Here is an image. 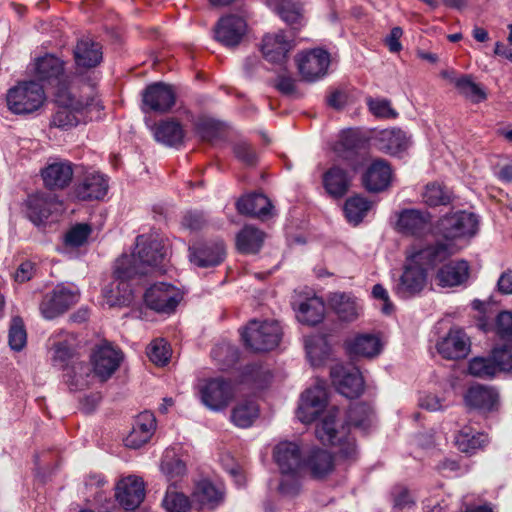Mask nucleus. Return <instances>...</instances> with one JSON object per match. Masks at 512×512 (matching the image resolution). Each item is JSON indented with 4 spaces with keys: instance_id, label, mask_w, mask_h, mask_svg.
Wrapping results in <instances>:
<instances>
[{
    "instance_id": "5fc2aeb1",
    "label": "nucleus",
    "mask_w": 512,
    "mask_h": 512,
    "mask_svg": "<svg viewBox=\"0 0 512 512\" xmlns=\"http://www.w3.org/2000/svg\"><path fill=\"white\" fill-rule=\"evenodd\" d=\"M147 356L158 366H164L170 359V348L163 339H156L147 347Z\"/></svg>"
},
{
    "instance_id": "2eb2a0df",
    "label": "nucleus",
    "mask_w": 512,
    "mask_h": 512,
    "mask_svg": "<svg viewBox=\"0 0 512 512\" xmlns=\"http://www.w3.org/2000/svg\"><path fill=\"white\" fill-rule=\"evenodd\" d=\"M431 215L418 209H404L399 212L396 229L404 235L422 236L430 231Z\"/></svg>"
},
{
    "instance_id": "39448f33",
    "label": "nucleus",
    "mask_w": 512,
    "mask_h": 512,
    "mask_svg": "<svg viewBox=\"0 0 512 512\" xmlns=\"http://www.w3.org/2000/svg\"><path fill=\"white\" fill-rule=\"evenodd\" d=\"M338 408L328 409L315 430L316 437L323 443L339 447V453L344 458H352L356 454V445L352 437L348 435L345 426L339 427L336 423Z\"/></svg>"
},
{
    "instance_id": "c03bdc74",
    "label": "nucleus",
    "mask_w": 512,
    "mask_h": 512,
    "mask_svg": "<svg viewBox=\"0 0 512 512\" xmlns=\"http://www.w3.org/2000/svg\"><path fill=\"white\" fill-rule=\"evenodd\" d=\"M160 468L167 481L171 482L173 486L186 474L185 463L172 451L165 452Z\"/></svg>"
},
{
    "instance_id": "37998d69",
    "label": "nucleus",
    "mask_w": 512,
    "mask_h": 512,
    "mask_svg": "<svg viewBox=\"0 0 512 512\" xmlns=\"http://www.w3.org/2000/svg\"><path fill=\"white\" fill-rule=\"evenodd\" d=\"M62 72V63L52 55L38 59L34 68V76H37V80L48 81L49 83L57 80Z\"/></svg>"
},
{
    "instance_id": "f3484780",
    "label": "nucleus",
    "mask_w": 512,
    "mask_h": 512,
    "mask_svg": "<svg viewBox=\"0 0 512 512\" xmlns=\"http://www.w3.org/2000/svg\"><path fill=\"white\" fill-rule=\"evenodd\" d=\"M115 497L126 510L137 508L145 497L143 480L133 475L122 478L116 485Z\"/></svg>"
},
{
    "instance_id": "864d4df0",
    "label": "nucleus",
    "mask_w": 512,
    "mask_h": 512,
    "mask_svg": "<svg viewBox=\"0 0 512 512\" xmlns=\"http://www.w3.org/2000/svg\"><path fill=\"white\" fill-rule=\"evenodd\" d=\"M423 202L429 206L446 205L450 202V195L439 184H428L422 194Z\"/></svg>"
},
{
    "instance_id": "423d86ee",
    "label": "nucleus",
    "mask_w": 512,
    "mask_h": 512,
    "mask_svg": "<svg viewBox=\"0 0 512 512\" xmlns=\"http://www.w3.org/2000/svg\"><path fill=\"white\" fill-rule=\"evenodd\" d=\"M282 330L277 321L252 320L241 333L247 347L255 352H266L278 346Z\"/></svg>"
},
{
    "instance_id": "680f3d73",
    "label": "nucleus",
    "mask_w": 512,
    "mask_h": 512,
    "mask_svg": "<svg viewBox=\"0 0 512 512\" xmlns=\"http://www.w3.org/2000/svg\"><path fill=\"white\" fill-rule=\"evenodd\" d=\"M367 105L376 117L394 119L398 116V113L391 107V102L387 99L368 98Z\"/></svg>"
},
{
    "instance_id": "c756f323",
    "label": "nucleus",
    "mask_w": 512,
    "mask_h": 512,
    "mask_svg": "<svg viewBox=\"0 0 512 512\" xmlns=\"http://www.w3.org/2000/svg\"><path fill=\"white\" fill-rule=\"evenodd\" d=\"M391 168L381 159L375 160L363 176L365 188L371 192H380L386 189L391 180Z\"/></svg>"
},
{
    "instance_id": "4be33fe9",
    "label": "nucleus",
    "mask_w": 512,
    "mask_h": 512,
    "mask_svg": "<svg viewBox=\"0 0 512 512\" xmlns=\"http://www.w3.org/2000/svg\"><path fill=\"white\" fill-rule=\"evenodd\" d=\"M156 429V419L153 413L145 411L140 413L134 420L132 430L125 438V446L138 449L146 444Z\"/></svg>"
},
{
    "instance_id": "ea45409f",
    "label": "nucleus",
    "mask_w": 512,
    "mask_h": 512,
    "mask_svg": "<svg viewBox=\"0 0 512 512\" xmlns=\"http://www.w3.org/2000/svg\"><path fill=\"white\" fill-rule=\"evenodd\" d=\"M264 241V233L253 226H245L237 235L236 245L240 252L257 253Z\"/></svg>"
},
{
    "instance_id": "a878e982",
    "label": "nucleus",
    "mask_w": 512,
    "mask_h": 512,
    "mask_svg": "<svg viewBox=\"0 0 512 512\" xmlns=\"http://www.w3.org/2000/svg\"><path fill=\"white\" fill-rule=\"evenodd\" d=\"M379 150L390 154L398 155L406 151L410 145V137L399 128H390L380 131L375 138Z\"/></svg>"
},
{
    "instance_id": "a18cd8bd",
    "label": "nucleus",
    "mask_w": 512,
    "mask_h": 512,
    "mask_svg": "<svg viewBox=\"0 0 512 512\" xmlns=\"http://www.w3.org/2000/svg\"><path fill=\"white\" fill-rule=\"evenodd\" d=\"M372 203L361 196H353L346 200L344 212L350 223H360L367 212L371 209Z\"/></svg>"
},
{
    "instance_id": "473e14b6",
    "label": "nucleus",
    "mask_w": 512,
    "mask_h": 512,
    "mask_svg": "<svg viewBox=\"0 0 512 512\" xmlns=\"http://www.w3.org/2000/svg\"><path fill=\"white\" fill-rule=\"evenodd\" d=\"M350 355L372 358L381 351V342L374 334H359L346 342Z\"/></svg>"
},
{
    "instance_id": "8fccbe9b",
    "label": "nucleus",
    "mask_w": 512,
    "mask_h": 512,
    "mask_svg": "<svg viewBox=\"0 0 512 512\" xmlns=\"http://www.w3.org/2000/svg\"><path fill=\"white\" fill-rule=\"evenodd\" d=\"M162 505L167 512H186L190 507V502L175 486L170 485L167 488Z\"/></svg>"
},
{
    "instance_id": "c85d7f7f",
    "label": "nucleus",
    "mask_w": 512,
    "mask_h": 512,
    "mask_svg": "<svg viewBox=\"0 0 512 512\" xmlns=\"http://www.w3.org/2000/svg\"><path fill=\"white\" fill-rule=\"evenodd\" d=\"M32 80L18 83L7 93V106L14 114H26L32 111Z\"/></svg>"
},
{
    "instance_id": "603ef678",
    "label": "nucleus",
    "mask_w": 512,
    "mask_h": 512,
    "mask_svg": "<svg viewBox=\"0 0 512 512\" xmlns=\"http://www.w3.org/2000/svg\"><path fill=\"white\" fill-rule=\"evenodd\" d=\"M455 86L459 92L474 103H479L486 99L485 91L469 76H463L455 81Z\"/></svg>"
},
{
    "instance_id": "052dcab7",
    "label": "nucleus",
    "mask_w": 512,
    "mask_h": 512,
    "mask_svg": "<svg viewBox=\"0 0 512 512\" xmlns=\"http://www.w3.org/2000/svg\"><path fill=\"white\" fill-rule=\"evenodd\" d=\"M91 233V227L88 224L79 223L73 226L65 236V242L72 247L83 245Z\"/></svg>"
},
{
    "instance_id": "5701e85b",
    "label": "nucleus",
    "mask_w": 512,
    "mask_h": 512,
    "mask_svg": "<svg viewBox=\"0 0 512 512\" xmlns=\"http://www.w3.org/2000/svg\"><path fill=\"white\" fill-rule=\"evenodd\" d=\"M225 258V246L223 242L205 243L189 248L191 263L200 268L217 266Z\"/></svg>"
},
{
    "instance_id": "f8f14e48",
    "label": "nucleus",
    "mask_w": 512,
    "mask_h": 512,
    "mask_svg": "<svg viewBox=\"0 0 512 512\" xmlns=\"http://www.w3.org/2000/svg\"><path fill=\"white\" fill-rule=\"evenodd\" d=\"M203 404L213 411H219L228 406L234 397L232 384L224 378H213L201 387Z\"/></svg>"
},
{
    "instance_id": "f704fd0d",
    "label": "nucleus",
    "mask_w": 512,
    "mask_h": 512,
    "mask_svg": "<svg viewBox=\"0 0 512 512\" xmlns=\"http://www.w3.org/2000/svg\"><path fill=\"white\" fill-rule=\"evenodd\" d=\"M74 56L78 66L95 67L102 60L101 46L88 38L82 39L75 47Z\"/></svg>"
},
{
    "instance_id": "bb28decb",
    "label": "nucleus",
    "mask_w": 512,
    "mask_h": 512,
    "mask_svg": "<svg viewBox=\"0 0 512 512\" xmlns=\"http://www.w3.org/2000/svg\"><path fill=\"white\" fill-rule=\"evenodd\" d=\"M329 303L334 313L343 322H353L362 313V306L358 299L349 293L335 292L329 297Z\"/></svg>"
},
{
    "instance_id": "a19ab883",
    "label": "nucleus",
    "mask_w": 512,
    "mask_h": 512,
    "mask_svg": "<svg viewBox=\"0 0 512 512\" xmlns=\"http://www.w3.org/2000/svg\"><path fill=\"white\" fill-rule=\"evenodd\" d=\"M259 416V408L255 401L244 400L232 409L231 420L240 428L250 427Z\"/></svg>"
},
{
    "instance_id": "7ed1b4c3",
    "label": "nucleus",
    "mask_w": 512,
    "mask_h": 512,
    "mask_svg": "<svg viewBox=\"0 0 512 512\" xmlns=\"http://www.w3.org/2000/svg\"><path fill=\"white\" fill-rule=\"evenodd\" d=\"M85 90L91 91V88L85 86L83 89H79L72 84H59L55 92V101L59 109L53 116L52 125L68 130L79 123V115L94 105V98Z\"/></svg>"
},
{
    "instance_id": "a211bd4d",
    "label": "nucleus",
    "mask_w": 512,
    "mask_h": 512,
    "mask_svg": "<svg viewBox=\"0 0 512 512\" xmlns=\"http://www.w3.org/2000/svg\"><path fill=\"white\" fill-rule=\"evenodd\" d=\"M123 359L120 350L110 344H103L93 354V371L101 381L110 378L119 368Z\"/></svg>"
},
{
    "instance_id": "49530a36",
    "label": "nucleus",
    "mask_w": 512,
    "mask_h": 512,
    "mask_svg": "<svg viewBox=\"0 0 512 512\" xmlns=\"http://www.w3.org/2000/svg\"><path fill=\"white\" fill-rule=\"evenodd\" d=\"M360 142L358 133L353 129L343 130L333 146L334 152L341 158L348 159L355 152Z\"/></svg>"
},
{
    "instance_id": "e2e57ef3",
    "label": "nucleus",
    "mask_w": 512,
    "mask_h": 512,
    "mask_svg": "<svg viewBox=\"0 0 512 512\" xmlns=\"http://www.w3.org/2000/svg\"><path fill=\"white\" fill-rule=\"evenodd\" d=\"M233 153L235 157L247 166H254L257 163V155L252 146L245 142L239 141L233 145Z\"/></svg>"
},
{
    "instance_id": "bf43d9fd",
    "label": "nucleus",
    "mask_w": 512,
    "mask_h": 512,
    "mask_svg": "<svg viewBox=\"0 0 512 512\" xmlns=\"http://www.w3.org/2000/svg\"><path fill=\"white\" fill-rule=\"evenodd\" d=\"M223 124L213 119H202L197 123V133L204 141H212L220 137Z\"/></svg>"
},
{
    "instance_id": "ddd939ff",
    "label": "nucleus",
    "mask_w": 512,
    "mask_h": 512,
    "mask_svg": "<svg viewBox=\"0 0 512 512\" xmlns=\"http://www.w3.org/2000/svg\"><path fill=\"white\" fill-rule=\"evenodd\" d=\"M45 187L50 190H63L68 187L74 175L73 164L65 159L55 158L50 160L47 165L41 169Z\"/></svg>"
},
{
    "instance_id": "6e6d98bb",
    "label": "nucleus",
    "mask_w": 512,
    "mask_h": 512,
    "mask_svg": "<svg viewBox=\"0 0 512 512\" xmlns=\"http://www.w3.org/2000/svg\"><path fill=\"white\" fill-rule=\"evenodd\" d=\"M303 11L302 4L293 0H283L278 7V14L289 24L298 23L303 16Z\"/></svg>"
},
{
    "instance_id": "c9c22d12",
    "label": "nucleus",
    "mask_w": 512,
    "mask_h": 512,
    "mask_svg": "<svg viewBox=\"0 0 512 512\" xmlns=\"http://www.w3.org/2000/svg\"><path fill=\"white\" fill-rule=\"evenodd\" d=\"M193 498L202 508L212 510L223 501V491L210 481L203 480L197 484Z\"/></svg>"
},
{
    "instance_id": "cd10ccee",
    "label": "nucleus",
    "mask_w": 512,
    "mask_h": 512,
    "mask_svg": "<svg viewBox=\"0 0 512 512\" xmlns=\"http://www.w3.org/2000/svg\"><path fill=\"white\" fill-rule=\"evenodd\" d=\"M236 208L240 214L266 219L272 215V204L263 194H249L241 197Z\"/></svg>"
},
{
    "instance_id": "aec40b11",
    "label": "nucleus",
    "mask_w": 512,
    "mask_h": 512,
    "mask_svg": "<svg viewBox=\"0 0 512 512\" xmlns=\"http://www.w3.org/2000/svg\"><path fill=\"white\" fill-rule=\"evenodd\" d=\"M273 456L282 475L299 474L302 461L298 444L289 441L280 442L275 446Z\"/></svg>"
},
{
    "instance_id": "f03ea898",
    "label": "nucleus",
    "mask_w": 512,
    "mask_h": 512,
    "mask_svg": "<svg viewBox=\"0 0 512 512\" xmlns=\"http://www.w3.org/2000/svg\"><path fill=\"white\" fill-rule=\"evenodd\" d=\"M166 256L165 245L157 236L140 235L136 239L135 251L123 255L115 263V274L120 278H133L148 273L158 266Z\"/></svg>"
},
{
    "instance_id": "f257e3e1",
    "label": "nucleus",
    "mask_w": 512,
    "mask_h": 512,
    "mask_svg": "<svg viewBox=\"0 0 512 512\" xmlns=\"http://www.w3.org/2000/svg\"><path fill=\"white\" fill-rule=\"evenodd\" d=\"M454 247L436 242L421 249L412 248L407 255L403 272L394 285V293L408 299L419 294L427 283V268L434 266L454 254Z\"/></svg>"
},
{
    "instance_id": "4c0bfd02",
    "label": "nucleus",
    "mask_w": 512,
    "mask_h": 512,
    "mask_svg": "<svg viewBox=\"0 0 512 512\" xmlns=\"http://www.w3.org/2000/svg\"><path fill=\"white\" fill-rule=\"evenodd\" d=\"M324 313L325 306L323 301L318 297H313L300 303L296 317L301 323L316 325L322 321Z\"/></svg>"
},
{
    "instance_id": "6ab92c4d",
    "label": "nucleus",
    "mask_w": 512,
    "mask_h": 512,
    "mask_svg": "<svg viewBox=\"0 0 512 512\" xmlns=\"http://www.w3.org/2000/svg\"><path fill=\"white\" fill-rule=\"evenodd\" d=\"M246 30L247 25L243 18L228 15L221 18L215 27V38L226 47H235L243 39Z\"/></svg>"
},
{
    "instance_id": "774afa93",
    "label": "nucleus",
    "mask_w": 512,
    "mask_h": 512,
    "mask_svg": "<svg viewBox=\"0 0 512 512\" xmlns=\"http://www.w3.org/2000/svg\"><path fill=\"white\" fill-rule=\"evenodd\" d=\"M419 405L422 408L432 412L444 408L443 399L433 394H427L421 397L419 400Z\"/></svg>"
},
{
    "instance_id": "9d476101",
    "label": "nucleus",
    "mask_w": 512,
    "mask_h": 512,
    "mask_svg": "<svg viewBox=\"0 0 512 512\" xmlns=\"http://www.w3.org/2000/svg\"><path fill=\"white\" fill-rule=\"evenodd\" d=\"M327 405V392L322 383L306 389L299 401L297 418L305 424L313 422Z\"/></svg>"
},
{
    "instance_id": "393cba45",
    "label": "nucleus",
    "mask_w": 512,
    "mask_h": 512,
    "mask_svg": "<svg viewBox=\"0 0 512 512\" xmlns=\"http://www.w3.org/2000/svg\"><path fill=\"white\" fill-rule=\"evenodd\" d=\"M108 191V180L99 172H88L82 181L75 187L76 196L83 201L99 200Z\"/></svg>"
},
{
    "instance_id": "de8ad7c7",
    "label": "nucleus",
    "mask_w": 512,
    "mask_h": 512,
    "mask_svg": "<svg viewBox=\"0 0 512 512\" xmlns=\"http://www.w3.org/2000/svg\"><path fill=\"white\" fill-rule=\"evenodd\" d=\"M90 367L82 362L74 363L67 368L65 373L66 381L71 389H83L89 385Z\"/></svg>"
},
{
    "instance_id": "09e8293b",
    "label": "nucleus",
    "mask_w": 512,
    "mask_h": 512,
    "mask_svg": "<svg viewBox=\"0 0 512 512\" xmlns=\"http://www.w3.org/2000/svg\"><path fill=\"white\" fill-rule=\"evenodd\" d=\"M305 348L309 361L313 366H320L328 358L329 347L321 337L307 338Z\"/></svg>"
},
{
    "instance_id": "13d9d810",
    "label": "nucleus",
    "mask_w": 512,
    "mask_h": 512,
    "mask_svg": "<svg viewBox=\"0 0 512 512\" xmlns=\"http://www.w3.org/2000/svg\"><path fill=\"white\" fill-rule=\"evenodd\" d=\"M469 373L479 378H491L496 375V366L491 358H474L469 363Z\"/></svg>"
},
{
    "instance_id": "9b49d317",
    "label": "nucleus",
    "mask_w": 512,
    "mask_h": 512,
    "mask_svg": "<svg viewBox=\"0 0 512 512\" xmlns=\"http://www.w3.org/2000/svg\"><path fill=\"white\" fill-rule=\"evenodd\" d=\"M330 376L338 392L347 398L358 397L364 389V381L354 366L337 363L331 367Z\"/></svg>"
},
{
    "instance_id": "b1692460",
    "label": "nucleus",
    "mask_w": 512,
    "mask_h": 512,
    "mask_svg": "<svg viewBox=\"0 0 512 512\" xmlns=\"http://www.w3.org/2000/svg\"><path fill=\"white\" fill-rule=\"evenodd\" d=\"M292 48V40L288 39L283 32L266 35L261 46L264 58L271 63L277 64H281L287 59V55Z\"/></svg>"
},
{
    "instance_id": "e433bc0d",
    "label": "nucleus",
    "mask_w": 512,
    "mask_h": 512,
    "mask_svg": "<svg viewBox=\"0 0 512 512\" xmlns=\"http://www.w3.org/2000/svg\"><path fill=\"white\" fill-rule=\"evenodd\" d=\"M154 138L166 146H177L184 137V132L180 123L174 120L162 121L154 128Z\"/></svg>"
},
{
    "instance_id": "72a5a7b5",
    "label": "nucleus",
    "mask_w": 512,
    "mask_h": 512,
    "mask_svg": "<svg viewBox=\"0 0 512 512\" xmlns=\"http://www.w3.org/2000/svg\"><path fill=\"white\" fill-rule=\"evenodd\" d=\"M350 182L348 173L339 166L331 167L323 176L326 191L335 198H340L347 193Z\"/></svg>"
},
{
    "instance_id": "dca6fc26",
    "label": "nucleus",
    "mask_w": 512,
    "mask_h": 512,
    "mask_svg": "<svg viewBox=\"0 0 512 512\" xmlns=\"http://www.w3.org/2000/svg\"><path fill=\"white\" fill-rule=\"evenodd\" d=\"M438 353L448 360H459L467 357L470 352V341L460 328H452L437 343Z\"/></svg>"
},
{
    "instance_id": "69168bd1",
    "label": "nucleus",
    "mask_w": 512,
    "mask_h": 512,
    "mask_svg": "<svg viewBox=\"0 0 512 512\" xmlns=\"http://www.w3.org/2000/svg\"><path fill=\"white\" fill-rule=\"evenodd\" d=\"M497 333L506 342H512V313L501 312L497 317Z\"/></svg>"
},
{
    "instance_id": "58836bf2",
    "label": "nucleus",
    "mask_w": 512,
    "mask_h": 512,
    "mask_svg": "<svg viewBox=\"0 0 512 512\" xmlns=\"http://www.w3.org/2000/svg\"><path fill=\"white\" fill-rule=\"evenodd\" d=\"M306 465L315 478H323L333 471V456L323 449H313L306 459Z\"/></svg>"
},
{
    "instance_id": "0e129e2a",
    "label": "nucleus",
    "mask_w": 512,
    "mask_h": 512,
    "mask_svg": "<svg viewBox=\"0 0 512 512\" xmlns=\"http://www.w3.org/2000/svg\"><path fill=\"white\" fill-rule=\"evenodd\" d=\"M491 360L496 366V373L512 370V352L505 347L493 349Z\"/></svg>"
},
{
    "instance_id": "20e7f679",
    "label": "nucleus",
    "mask_w": 512,
    "mask_h": 512,
    "mask_svg": "<svg viewBox=\"0 0 512 512\" xmlns=\"http://www.w3.org/2000/svg\"><path fill=\"white\" fill-rule=\"evenodd\" d=\"M438 231L447 242L443 244L456 246L453 244L457 241L468 242L473 238L479 230V218L472 212L457 211L443 216L438 222ZM442 243V241H440ZM456 251H454L455 253Z\"/></svg>"
},
{
    "instance_id": "412c9836",
    "label": "nucleus",
    "mask_w": 512,
    "mask_h": 512,
    "mask_svg": "<svg viewBox=\"0 0 512 512\" xmlns=\"http://www.w3.org/2000/svg\"><path fill=\"white\" fill-rule=\"evenodd\" d=\"M464 400L469 409L486 414L497 409L499 396L491 387L474 385L467 390Z\"/></svg>"
},
{
    "instance_id": "7c9ffc66",
    "label": "nucleus",
    "mask_w": 512,
    "mask_h": 512,
    "mask_svg": "<svg viewBox=\"0 0 512 512\" xmlns=\"http://www.w3.org/2000/svg\"><path fill=\"white\" fill-rule=\"evenodd\" d=\"M469 277V265L465 260L452 261L439 269L436 281L442 287H454L464 283Z\"/></svg>"
},
{
    "instance_id": "4d7b16f0",
    "label": "nucleus",
    "mask_w": 512,
    "mask_h": 512,
    "mask_svg": "<svg viewBox=\"0 0 512 512\" xmlns=\"http://www.w3.org/2000/svg\"><path fill=\"white\" fill-rule=\"evenodd\" d=\"M9 345L11 349L20 351L26 344L27 334L24 329L23 321L20 317H14L9 329Z\"/></svg>"
},
{
    "instance_id": "1a4fd4ad",
    "label": "nucleus",
    "mask_w": 512,
    "mask_h": 512,
    "mask_svg": "<svg viewBox=\"0 0 512 512\" xmlns=\"http://www.w3.org/2000/svg\"><path fill=\"white\" fill-rule=\"evenodd\" d=\"M181 291L167 283H156L144 294L147 306L157 312L171 313L182 300Z\"/></svg>"
},
{
    "instance_id": "4468645a",
    "label": "nucleus",
    "mask_w": 512,
    "mask_h": 512,
    "mask_svg": "<svg viewBox=\"0 0 512 512\" xmlns=\"http://www.w3.org/2000/svg\"><path fill=\"white\" fill-rule=\"evenodd\" d=\"M143 110L158 113L168 112L175 104L176 94L171 85L154 83L143 94Z\"/></svg>"
},
{
    "instance_id": "6e6552de",
    "label": "nucleus",
    "mask_w": 512,
    "mask_h": 512,
    "mask_svg": "<svg viewBox=\"0 0 512 512\" xmlns=\"http://www.w3.org/2000/svg\"><path fill=\"white\" fill-rule=\"evenodd\" d=\"M296 62L302 79L307 82H315L327 74L330 54L321 48H314L298 53Z\"/></svg>"
},
{
    "instance_id": "79ce46f5",
    "label": "nucleus",
    "mask_w": 512,
    "mask_h": 512,
    "mask_svg": "<svg viewBox=\"0 0 512 512\" xmlns=\"http://www.w3.org/2000/svg\"><path fill=\"white\" fill-rule=\"evenodd\" d=\"M488 441L485 434L475 432L470 427H464L455 437V444L461 452L474 453Z\"/></svg>"
},
{
    "instance_id": "0eeeda50",
    "label": "nucleus",
    "mask_w": 512,
    "mask_h": 512,
    "mask_svg": "<svg viewBox=\"0 0 512 512\" xmlns=\"http://www.w3.org/2000/svg\"><path fill=\"white\" fill-rule=\"evenodd\" d=\"M79 296L76 286L59 284L44 296L39 305L40 314L47 320L55 319L75 305Z\"/></svg>"
},
{
    "instance_id": "2f4dec72",
    "label": "nucleus",
    "mask_w": 512,
    "mask_h": 512,
    "mask_svg": "<svg viewBox=\"0 0 512 512\" xmlns=\"http://www.w3.org/2000/svg\"><path fill=\"white\" fill-rule=\"evenodd\" d=\"M115 279L103 291L109 307L129 306L133 301V292L127 282L130 278H120L114 273Z\"/></svg>"
},
{
    "instance_id": "338daca9",
    "label": "nucleus",
    "mask_w": 512,
    "mask_h": 512,
    "mask_svg": "<svg viewBox=\"0 0 512 512\" xmlns=\"http://www.w3.org/2000/svg\"><path fill=\"white\" fill-rule=\"evenodd\" d=\"M278 489L285 496L292 497L297 495L300 490L298 474L282 475Z\"/></svg>"
},
{
    "instance_id": "3c124183",
    "label": "nucleus",
    "mask_w": 512,
    "mask_h": 512,
    "mask_svg": "<svg viewBox=\"0 0 512 512\" xmlns=\"http://www.w3.org/2000/svg\"><path fill=\"white\" fill-rule=\"evenodd\" d=\"M372 409L369 405L364 403H356L350 407L347 414L348 424L357 428L366 429L371 421Z\"/></svg>"
}]
</instances>
